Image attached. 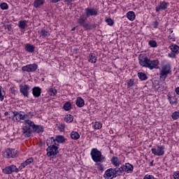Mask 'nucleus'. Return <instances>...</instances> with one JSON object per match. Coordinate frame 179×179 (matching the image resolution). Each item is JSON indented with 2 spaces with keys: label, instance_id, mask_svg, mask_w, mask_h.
Masks as SVG:
<instances>
[{
  "label": "nucleus",
  "instance_id": "48",
  "mask_svg": "<svg viewBox=\"0 0 179 179\" xmlns=\"http://www.w3.org/2000/svg\"><path fill=\"white\" fill-rule=\"evenodd\" d=\"M64 2L66 3L69 4V3H72V2H73V0H64Z\"/></svg>",
  "mask_w": 179,
  "mask_h": 179
},
{
  "label": "nucleus",
  "instance_id": "38",
  "mask_svg": "<svg viewBox=\"0 0 179 179\" xmlns=\"http://www.w3.org/2000/svg\"><path fill=\"white\" fill-rule=\"evenodd\" d=\"M171 118L174 120H178L179 118V110L178 111H175L171 115Z\"/></svg>",
  "mask_w": 179,
  "mask_h": 179
},
{
  "label": "nucleus",
  "instance_id": "46",
  "mask_svg": "<svg viewBox=\"0 0 179 179\" xmlns=\"http://www.w3.org/2000/svg\"><path fill=\"white\" fill-rule=\"evenodd\" d=\"M78 23H79V24H80L81 26H83L84 23H85V19L83 18H80L78 20Z\"/></svg>",
  "mask_w": 179,
  "mask_h": 179
},
{
  "label": "nucleus",
  "instance_id": "39",
  "mask_svg": "<svg viewBox=\"0 0 179 179\" xmlns=\"http://www.w3.org/2000/svg\"><path fill=\"white\" fill-rule=\"evenodd\" d=\"M26 21H20L18 23L20 29H26Z\"/></svg>",
  "mask_w": 179,
  "mask_h": 179
},
{
  "label": "nucleus",
  "instance_id": "26",
  "mask_svg": "<svg viewBox=\"0 0 179 179\" xmlns=\"http://www.w3.org/2000/svg\"><path fill=\"white\" fill-rule=\"evenodd\" d=\"M71 139H73V141H78V139L80 138V135L79 133H78V131H71Z\"/></svg>",
  "mask_w": 179,
  "mask_h": 179
},
{
  "label": "nucleus",
  "instance_id": "44",
  "mask_svg": "<svg viewBox=\"0 0 179 179\" xmlns=\"http://www.w3.org/2000/svg\"><path fill=\"white\" fill-rule=\"evenodd\" d=\"M173 176L174 179H179V171H174Z\"/></svg>",
  "mask_w": 179,
  "mask_h": 179
},
{
  "label": "nucleus",
  "instance_id": "7",
  "mask_svg": "<svg viewBox=\"0 0 179 179\" xmlns=\"http://www.w3.org/2000/svg\"><path fill=\"white\" fill-rule=\"evenodd\" d=\"M117 170L120 174H122L123 172L128 173H132L134 171V166H132L129 163H126L125 164H123Z\"/></svg>",
  "mask_w": 179,
  "mask_h": 179
},
{
  "label": "nucleus",
  "instance_id": "42",
  "mask_svg": "<svg viewBox=\"0 0 179 179\" xmlns=\"http://www.w3.org/2000/svg\"><path fill=\"white\" fill-rule=\"evenodd\" d=\"M132 86H134V80L130 79L127 81V87H132Z\"/></svg>",
  "mask_w": 179,
  "mask_h": 179
},
{
  "label": "nucleus",
  "instance_id": "11",
  "mask_svg": "<svg viewBox=\"0 0 179 179\" xmlns=\"http://www.w3.org/2000/svg\"><path fill=\"white\" fill-rule=\"evenodd\" d=\"M150 59L148 58L146 56H143L141 55L138 57V61L141 66H143V68H148V65H149V61Z\"/></svg>",
  "mask_w": 179,
  "mask_h": 179
},
{
  "label": "nucleus",
  "instance_id": "36",
  "mask_svg": "<svg viewBox=\"0 0 179 179\" xmlns=\"http://www.w3.org/2000/svg\"><path fill=\"white\" fill-rule=\"evenodd\" d=\"M170 104H177V97L169 96V97Z\"/></svg>",
  "mask_w": 179,
  "mask_h": 179
},
{
  "label": "nucleus",
  "instance_id": "1",
  "mask_svg": "<svg viewBox=\"0 0 179 179\" xmlns=\"http://www.w3.org/2000/svg\"><path fill=\"white\" fill-rule=\"evenodd\" d=\"M33 131L37 134H41V132H44V127L41 125H36L34 122L31 120L25 121L22 126V134L27 138H29V136H31Z\"/></svg>",
  "mask_w": 179,
  "mask_h": 179
},
{
  "label": "nucleus",
  "instance_id": "47",
  "mask_svg": "<svg viewBox=\"0 0 179 179\" xmlns=\"http://www.w3.org/2000/svg\"><path fill=\"white\" fill-rule=\"evenodd\" d=\"M4 27L6 30H8V31H10V29H12V27L10 25H5Z\"/></svg>",
  "mask_w": 179,
  "mask_h": 179
},
{
  "label": "nucleus",
  "instance_id": "17",
  "mask_svg": "<svg viewBox=\"0 0 179 179\" xmlns=\"http://www.w3.org/2000/svg\"><path fill=\"white\" fill-rule=\"evenodd\" d=\"M33 162H34V159L33 158H29V159H27L24 162L21 164V165L20 166V167H19L20 170H23V169H24V167H26V166H29V164H31V163H33Z\"/></svg>",
  "mask_w": 179,
  "mask_h": 179
},
{
  "label": "nucleus",
  "instance_id": "25",
  "mask_svg": "<svg viewBox=\"0 0 179 179\" xmlns=\"http://www.w3.org/2000/svg\"><path fill=\"white\" fill-rule=\"evenodd\" d=\"M36 48H34V45H31V44H27L25 45V50L27 51V52H34V50Z\"/></svg>",
  "mask_w": 179,
  "mask_h": 179
},
{
  "label": "nucleus",
  "instance_id": "5",
  "mask_svg": "<svg viewBox=\"0 0 179 179\" xmlns=\"http://www.w3.org/2000/svg\"><path fill=\"white\" fill-rule=\"evenodd\" d=\"M19 156V151L14 148H7L3 152V157L6 159H15Z\"/></svg>",
  "mask_w": 179,
  "mask_h": 179
},
{
  "label": "nucleus",
  "instance_id": "35",
  "mask_svg": "<svg viewBox=\"0 0 179 179\" xmlns=\"http://www.w3.org/2000/svg\"><path fill=\"white\" fill-rule=\"evenodd\" d=\"M95 166H96L97 170L101 173H103L104 171V166H103V164L100 163H96Z\"/></svg>",
  "mask_w": 179,
  "mask_h": 179
},
{
  "label": "nucleus",
  "instance_id": "41",
  "mask_svg": "<svg viewBox=\"0 0 179 179\" xmlns=\"http://www.w3.org/2000/svg\"><path fill=\"white\" fill-rule=\"evenodd\" d=\"M41 36H42V37H47V36H48V31H45V29H42Z\"/></svg>",
  "mask_w": 179,
  "mask_h": 179
},
{
  "label": "nucleus",
  "instance_id": "52",
  "mask_svg": "<svg viewBox=\"0 0 179 179\" xmlns=\"http://www.w3.org/2000/svg\"><path fill=\"white\" fill-rule=\"evenodd\" d=\"M75 30H76V27H73L72 29H71V31H75Z\"/></svg>",
  "mask_w": 179,
  "mask_h": 179
},
{
  "label": "nucleus",
  "instance_id": "4",
  "mask_svg": "<svg viewBox=\"0 0 179 179\" xmlns=\"http://www.w3.org/2000/svg\"><path fill=\"white\" fill-rule=\"evenodd\" d=\"M170 73H171V66L170 64H165L162 66L159 73V80L161 82H164Z\"/></svg>",
  "mask_w": 179,
  "mask_h": 179
},
{
  "label": "nucleus",
  "instance_id": "14",
  "mask_svg": "<svg viewBox=\"0 0 179 179\" xmlns=\"http://www.w3.org/2000/svg\"><path fill=\"white\" fill-rule=\"evenodd\" d=\"M169 7V3L166 1H161L158 6L155 8L156 12H160V10H166Z\"/></svg>",
  "mask_w": 179,
  "mask_h": 179
},
{
  "label": "nucleus",
  "instance_id": "28",
  "mask_svg": "<svg viewBox=\"0 0 179 179\" xmlns=\"http://www.w3.org/2000/svg\"><path fill=\"white\" fill-rule=\"evenodd\" d=\"M173 30L172 29H169V35L168 36V38L169 40V41H176V35L174 34V33H173Z\"/></svg>",
  "mask_w": 179,
  "mask_h": 179
},
{
  "label": "nucleus",
  "instance_id": "45",
  "mask_svg": "<svg viewBox=\"0 0 179 179\" xmlns=\"http://www.w3.org/2000/svg\"><path fill=\"white\" fill-rule=\"evenodd\" d=\"M176 55H177V54L173 52H171L170 53L168 54L169 58H175Z\"/></svg>",
  "mask_w": 179,
  "mask_h": 179
},
{
  "label": "nucleus",
  "instance_id": "18",
  "mask_svg": "<svg viewBox=\"0 0 179 179\" xmlns=\"http://www.w3.org/2000/svg\"><path fill=\"white\" fill-rule=\"evenodd\" d=\"M76 104L77 107L82 108V107L85 106V100L82 97L78 96L76 99Z\"/></svg>",
  "mask_w": 179,
  "mask_h": 179
},
{
  "label": "nucleus",
  "instance_id": "40",
  "mask_svg": "<svg viewBox=\"0 0 179 179\" xmlns=\"http://www.w3.org/2000/svg\"><path fill=\"white\" fill-rule=\"evenodd\" d=\"M0 8L1 9H2V10H6V9H8V3H2L1 5H0Z\"/></svg>",
  "mask_w": 179,
  "mask_h": 179
},
{
  "label": "nucleus",
  "instance_id": "8",
  "mask_svg": "<svg viewBox=\"0 0 179 179\" xmlns=\"http://www.w3.org/2000/svg\"><path fill=\"white\" fill-rule=\"evenodd\" d=\"M151 152L154 156H163L164 155V148L163 145H157L151 149Z\"/></svg>",
  "mask_w": 179,
  "mask_h": 179
},
{
  "label": "nucleus",
  "instance_id": "30",
  "mask_svg": "<svg viewBox=\"0 0 179 179\" xmlns=\"http://www.w3.org/2000/svg\"><path fill=\"white\" fill-rule=\"evenodd\" d=\"M63 108L65 111H69L72 108V103L71 102H66L64 104Z\"/></svg>",
  "mask_w": 179,
  "mask_h": 179
},
{
  "label": "nucleus",
  "instance_id": "10",
  "mask_svg": "<svg viewBox=\"0 0 179 179\" xmlns=\"http://www.w3.org/2000/svg\"><path fill=\"white\" fill-rule=\"evenodd\" d=\"M37 68H38V66L36 64H27L22 67V71L24 72H35V71H37Z\"/></svg>",
  "mask_w": 179,
  "mask_h": 179
},
{
  "label": "nucleus",
  "instance_id": "6",
  "mask_svg": "<svg viewBox=\"0 0 179 179\" xmlns=\"http://www.w3.org/2000/svg\"><path fill=\"white\" fill-rule=\"evenodd\" d=\"M117 176H120V171L117 169L110 168L105 171L103 174V178L105 179H113L115 178Z\"/></svg>",
  "mask_w": 179,
  "mask_h": 179
},
{
  "label": "nucleus",
  "instance_id": "50",
  "mask_svg": "<svg viewBox=\"0 0 179 179\" xmlns=\"http://www.w3.org/2000/svg\"><path fill=\"white\" fill-rule=\"evenodd\" d=\"M157 26H159V22H157V21H155V24H154L155 29H157Z\"/></svg>",
  "mask_w": 179,
  "mask_h": 179
},
{
  "label": "nucleus",
  "instance_id": "24",
  "mask_svg": "<svg viewBox=\"0 0 179 179\" xmlns=\"http://www.w3.org/2000/svg\"><path fill=\"white\" fill-rule=\"evenodd\" d=\"M169 48L172 52H174L175 54H177V55L179 54V46L178 45H177L176 44H173L169 46Z\"/></svg>",
  "mask_w": 179,
  "mask_h": 179
},
{
  "label": "nucleus",
  "instance_id": "9",
  "mask_svg": "<svg viewBox=\"0 0 179 179\" xmlns=\"http://www.w3.org/2000/svg\"><path fill=\"white\" fill-rule=\"evenodd\" d=\"M3 174H12V173H19V169L15 165L6 166L2 169Z\"/></svg>",
  "mask_w": 179,
  "mask_h": 179
},
{
  "label": "nucleus",
  "instance_id": "3",
  "mask_svg": "<svg viewBox=\"0 0 179 179\" xmlns=\"http://www.w3.org/2000/svg\"><path fill=\"white\" fill-rule=\"evenodd\" d=\"M90 156L95 163H103L106 160V157L101 155V152L97 148H92L91 150Z\"/></svg>",
  "mask_w": 179,
  "mask_h": 179
},
{
  "label": "nucleus",
  "instance_id": "34",
  "mask_svg": "<svg viewBox=\"0 0 179 179\" xmlns=\"http://www.w3.org/2000/svg\"><path fill=\"white\" fill-rule=\"evenodd\" d=\"M148 45H150V47L152 48H156V47H157V42H156L155 40H150L148 42Z\"/></svg>",
  "mask_w": 179,
  "mask_h": 179
},
{
  "label": "nucleus",
  "instance_id": "20",
  "mask_svg": "<svg viewBox=\"0 0 179 179\" xmlns=\"http://www.w3.org/2000/svg\"><path fill=\"white\" fill-rule=\"evenodd\" d=\"M111 163L115 167H118L121 164V161L117 157H113L111 159Z\"/></svg>",
  "mask_w": 179,
  "mask_h": 179
},
{
  "label": "nucleus",
  "instance_id": "12",
  "mask_svg": "<svg viewBox=\"0 0 179 179\" xmlns=\"http://www.w3.org/2000/svg\"><path fill=\"white\" fill-rule=\"evenodd\" d=\"M147 68L148 69H150V71L153 69H159V60L158 59H154L148 62V65L147 66Z\"/></svg>",
  "mask_w": 179,
  "mask_h": 179
},
{
  "label": "nucleus",
  "instance_id": "37",
  "mask_svg": "<svg viewBox=\"0 0 179 179\" xmlns=\"http://www.w3.org/2000/svg\"><path fill=\"white\" fill-rule=\"evenodd\" d=\"M105 22L107 23L108 26H114V20L111 18H106Z\"/></svg>",
  "mask_w": 179,
  "mask_h": 179
},
{
  "label": "nucleus",
  "instance_id": "27",
  "mask_svg": "<svg viewBox=\"0 0 179 179\" xmlns=\"http://www.w3.org/2000/svg\"><path fill=\"white\" fill-rule=\"evenodd\" d=\"M55 139L56 140V142H57L58 145H59V143H64V142H65V137H64V136H57Z\"/></svg>",
  "mask_w": 179,
  "mask_h": 179
},
{
  "label": "nucleus",
  "instance_id": "16",
  "mask_svg": "<svg viewBox=\"0 0 179 179\" xmlns=\"http://www.w3.org/2000/svg\"><path fill=\"white\" fill-rule=\"evenodd\" d=\"M32 94L34 97H40V96H41V88L39 87H34L32 89Z\"/></svg>",
  "mask_w": 179,
  "mask_h": 179
},
{
  "label": "nucleus",
  "instance_id": "49",
  "mask_svg": "<svg viewBox=\"0 0 179 179\" xmlns=\"http://www.w3.org/2000/svg\"><path fill=\"white\" fill-rule=\"evenodd\" d=\"M175 92L178 96H179V87H177L175 90Z\"/></svg>",
  "mask_w": 179,
  "mask_h": 179
},
{
  "label": "nucleus",
  "instance_id": "31",
  "mask_svg": "<svg viewBox=\"0 0 179 179\" xmlns=\"http://www.w3.org/2000/svg\"><path fill=\"white\" fill-rule=\"evenodd\" d=\"M94 129H101L103 128V124L100 122H95L93 124Z\"/></svg>",
  "mask_w": 179,
  "mask_h": 179
},
{
  "label": "nucleus",
  "instance_id": "21",
  "mask_svg": "<svg viewBox=\"0 0 179 179\" xmlns=\"http://www.w3.org/2000/svg\"><path fill=\"white\" fill-rule=\"evenodd\" d=\"M88 62L91 64H96V62H97V57H96V55H94V53L90 54L88 57Z\"/></svg>",
  "mask_w": 179,
  "mask_h": 179
},
{
  "label": "nucleus",
  "instance_id": "22",
  "mask_svg": "<svg viewBox=\"0 0 179 179\" xmlns=\"http://www.w3.org/2000/svg\"><path fill=\"white\" fill-rule=\"evenodd\" d=\"M45 3V0H34V8H40V6H43Z\"/></svg>",
  "mask_w": 179,
  "mask_h": 179
},
{
  "label": "nucleus",
  "instance_id": "53",
  "mask_svg": "<svg viewBox=\"0 0 179 179\" xmlns=\"http://www.w3.org/2000/svg\"><path fill=\"white\" fill-rule=\"evenodd\" d=\"M9 113L8 112H5L4 115H8Z\"/></svg>",
  "mask_w": 179,
  "mask_h": 179
},
{
  "label": "nucleus",
  "instance_id": "43",
  "mask_svg": "<svg viewBox=\"0 0 179 179\" xmlns=\"http://www.w3.org/2000/svg\"><path fill=\"white\" fill-rule=\"evenodd\" d=\"M3 99H5V96L2 94V86H0V101H3Z\"/></svg>",
  "mask_w": 179,
  "mask_h": 179
},
{
  "label": "nucleus",
  "instance_id": "32",
  "mask_svg": "<svg viewBox=\"0 0 179 179\" xmlns=\"http://www.w3.org/2000/svg\"><path fill=\"white\" fill-rule=\"evenodd\" d=\"M138 76L141 80H146V79H148V76H146V73L143 72L138 73Z\"/></svg>",
  "mask_w": 179,
  "mask_h": 179
},
{
  "label": "nucleus",
  "instance_id": "2",
  "mask_svg": "<svg viewBox=\"0 0 179 179\" xmlns=\"http://www.w3.org/2000/svg\"><path fill=\"white\" fill-rule=\"evenodd\" d=\"M46 145L48 146L46 149L48 157L53 158L58 155L59 144H58V141H57L54 137L48 138L46 141Z\"/></svg>",
  "mask_w": 179,
  "mask_h": 179
},
{
  "label": "nucleus",
  "instance_id": "33",
  "mask_svg": "<svg viewBox=\"0 0 179 179\" xmlns=\"http://www.w3.org/2000/svg\"><path fill=\"white\" fill-rule=\"evenodd\" d=\"M64 121L69 124L72 122L73 121V116H72V115H66L64 117Z\"/></svg>",
  "mask_w": 179,
  "mask_h": 179
},
{
  "label": "nucleus",
  "instance_id": "54",
  "mask_svg": "<svg viewBox=\"0 0 179 179\" xmlns=\"http://www.w3.org/2000/svg\"><path fill=\"white\" fill-rule=\"evenodd\" d=\"M150 166H153V161L150 162Z\"/></svg>",
  "mask_w": 179,
  "mask_h": 179
},
{
  "label": "nucleus",
  "instance_id": "19",
  "mask_svg": "<svg viewBox=\"0 0 179 179\" xmlns=\"http://www.w3.org/2000/svg\"><path fill=\"white\" fill-rule=\"evenodd\" d=\"M87 16H97V11L94 9L87 8L85 9Z\"/></svg>",
  "mask_w": 179,
  "mask_h": 179
},
{
  "label": "nucleus",
  "instance_id": "23",
  "mask_svg": "<svg viewBox=\"0 0 179 179\" xmlns=\"http://www.w3.org/2000/svg\"><path fill=\"white\" fill-rule=\"evenodd\" d=\"M127 17L131 22H134V20H135V17H136L135 12H134V11H129L127 13Z\"/></svg>",
  "mask_w": 179,
  "mask_h": 179
},
{
  "label": "nucleus",
  "instance_id": "15",
  "mask_svg": "<svg viewBox=\"0 0 179 179\" xmlns=\"http://www.w3.org/2000/svg\"><path fill=\"white\" fill-rule=\"evenodd\" d=\"M15 117H16V120L18 122H20V121H25L24 123L26 122V121H30V120H27L29 118V115L25 114V115H23L22 113H17L15 115Z\"/></svg>",
  "mask_w": 179,
  "mask_h": 179
},
{
  "label": "nucleus",
  "instance_id": "13",
  "mask_svg": "<svg viewBox=\"0 0 179 179\" xmlns=\"http://www.w3.org/2000/svg\"><path fill=\"white\" fill-rule=\"evenodd\" d=\"M29 90H30V86L27 85H20V91L24 97H27L29 96Z\"/></svg>",
  "mask_w": 179,
  "mask_h": 179
},
{
  "label": "nucleus",
  "instance_id": "51",
  "mask_svg": "<svg viewBox=\"0 0 179 179\" xmlns=\"http://www.w3.org/2000/svg\"><path fill=\"white\" fill-rule=\"evenodd\" d=\"M59 1L61 0H50V2H52V3H57V2H59Z\"/></svg>",
  "mask_w": 179,
  "mask_h": 179
},
{
  "label": "nucleus",
  "instance_id": "29",
  "mask_svg": "<svg viewBox=\"0 0 179 179\" xmlns=\"http://www.w3.org/2000/svg\"><path fill=\"white\" fill-rule=\"evenodd\" d=\"M49 96H57V90L54 87H51L48 90Z\"/></svg>",
  "mask_w": 179,
  "mask_h": 179
}]
</instances>
